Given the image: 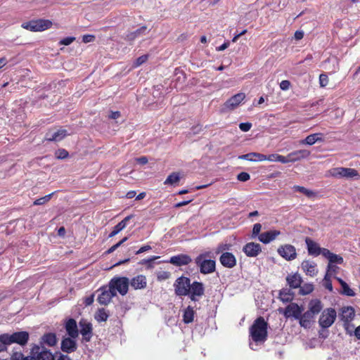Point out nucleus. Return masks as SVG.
I'll list each match as a JSON object with an SVG mask.
<instances>
[{
	"instance_id": "37998d69",
	"label": "nucleus",
	"mask_w": 360,
	"mask_h": 360,
	"mask_svg": "<svg viewBox=\"0 0 360 360\" xmlns=\"http://www.w3.org/2000/svg\"><path fill=\"white\" fill-rule=\"evenodd\" d=\"M109 315L105 309H99L95 315V319L98 321H107Z\"/></svg>"
},
{
	"instance_id": "473e14b6",
	"label": "nucleus",
	"mask_w": 360,
	"mask_h": 360,
	"mask_svg": "<svg viewBox=\"0 0 360 360\" xmlns=\"http://www.w3.org/2000/svg\"><path fill=\"white\" fill-rule=\"evenodd\" d=\"M53 23L49 20L37 19L34 20L36 32H42L51 27Z\"/></svg>"
},
{
	"instance_id": "f03ea898",
	"label": "nucleus",
	"mask_w": 360,
	"mask_h": 360,
	"mask_svg": "<svg viewBox=\"0 0 360 360\" xmlns=\"http://www.w3.org/2000/svg\"><path fill=\"white\" fill-rule=\"evenodd\" d=\"M250 336L255 342H264L268 337V323L264 317L257 318L250 327Z\"/></svg>"
},
{
	"instance_id": "e433bc0d",
	"label": "nucleus",
	"mask_w": 360,
	"mask_h": 360,
	"mask_svg": "<svg viewBox=\"0 0 360 360\" xmlns=\"http://www.w3.org/2000/svg\"><path fill=\"white\" fill-rule=\"evenodd\" d=\"M263 154L259 153H249L245 155H241L238 157V159L240 160H246L248 161H259L262 162L263 161Z\"/></svg>"
},
{
	"instance_id": "1a4fd4ad",
	"label": "nucleus",
	"mask_w": 360,
	"mask_h": 360,
	"mask_svg": "<svg viewBox=\"0 0 360 360\" xmlns=\"http://www.w3.org/2000/svg\"><path fill=\"white\" fill-rule=\"evenodd\" d=\"M278 311L280 313L283 314L285 318L293 317L298 320L303 311V308L300 307L297 303L291 302L285 309L280 308Z\"/></svg>"
},
{
	"instance_id": "864d4df0",
	"label": "nucleus",
	"mask_w": 360,
	"mask_h": 360,
	"mask_svg": "<svg viewBox=\"0 0 360 360\" xmlns=\"http://www.w3.org/2000/svg\"><path fill=\"white\" fill-rule=\"evenodd\" d=\"M250 179V175L245 172L239 173L237 176V179L240 181L245 182Z\"/></svg>"
},
{
	"instance_id": "cd10ccee",
	"label": "nucleus",
	"mask_w": 360,
	"mask_h": 360,
	"mask_svg": "<svg viewBox=\"0 0 360 360\" xmlns=\"http://www.w3.org/2000/svg\"><path fill=\"white\" fill-rule=\"evenodd\" d=\"M314 316H315L308 310L304 314L302 313L298 319L300 326L304 328H310L311 323L314 319Z\"/></svg>"
},
{
	"instance_id": "423d86ee",
	"label": "nucleus",
	"mask_w": 360,
	"mask_h": 360,
	"mask_svg": "<svg viewBox=\"0 0 360 360\" xmlns=\"http://www.w3.org/2000/svg\"><path fill=\"white\" fill-rule=\"evenodd\" d=\"M337 317V313L333 308H327L322 311L320 316L319 323L323 328H328L335 322Z\"/></svg>"
},
{
	"instance_id": "2eb2a0df",
	"label": "nucleus",
	"mask_w": 360,
	"mask_h": 360,
	"mask_svg": "<svg viewBox=\"0 0 360 360\" xmlns=\"http://www.w3.org/2000/svg\"><path fill=\"white\" fill-rule=\"evenodd\" d=\"M305 243L309 255L316 257L322 255L323 256V251L327 250V248H321L316 242L309 237L305 238Z\"/></svg>"
},
{
	"instance_id": "6e6d98bb",
	"label": "nucleus",
	"mask_w": 360,
	"mask_h": 360,
	"mask_svg": "<svg viewBox=\"0 0 360 360\" xmlns=\"http://www.w3.org/2000/svg\"><path fill=\"white\" fill-rule=\"evenodd\" d=\"M251 127L252 124L250 122H242L239 124L240 129L244 132L248 131Z\"/></svg>"
},
{
	"instance_id": "e2e57ef3",
	"label": "nucleus",
	"mask_w": 360,
	"mask_h": 360,
	"mask_svg": "<svg viewBox=\"0 0 360 360\" xmlns=\"http://www.w3.org/2000/svg\"><path fill=\"white\" fill-rule=\"evenodd\" d=\"M277 162H280L283 164L290 162L288 155L287 156H283L278 154V156L277 157Z\"/></svg>"
},
{
	"instance_id": "c85d7f7f",
	"label": "nucleus",
	"mask_w": 360,
	"mask_h": 360,
	"mask_svg": "<svg viewBox=\"0 0 360 360\" xmlns=\"http://www.w3.org/2000/svg\"><path fill=\"white\" fill-rule=\"evenodd\" d=\"M310 155V151L307 150H298L293 151L292 153H290L288 154V158L290 162H296L299 161L302 159H304L308 158Z\"/></svg>"
},
{
	"instance_id": "13d9d810",
	"label": "nucleus",
	"mask_w": 360,
	"mask_h": 360,
	"mask_svg": "<svg viewBox=\"0 0 360 360\" xmlns=\"http://www.w3.org/2000/svg\"><path fill=\"white\" fill-rule=\"evenodd\" d=\"M278 156V154H277V153H274V154H271L269 155H266L263 154V157L264 158H263V161L268 160L270 162H277Z\"/></svg>"
},
{
	"instance_id": "393cba45",
	"label": "nucleus",
	"mask_w": 360,
	"mask_h": 360,
	"mask_svg": "<svg viewBox=\"0 0 360 360\" xmlns=\"http://www.w3.org/2000/svg\"><path fill=\"white\" fill-rule=\"evenodd\" d=\"M301 266L304 272L309 276L313 277L318 273L316 264L314 262H311L309 260H304L302 262Z\"/></svg>"
},
{
	"instance_id": "20e7f679",
	"label": "nucleus",
	"mask_w": 360,
	"mask_h": 360,
	"mask_svg": "<svg viewBox=\"0 0 360 360\" xmlns=\"http://www.w3.org/2000/svg\"><path fill=\"white\" fill-rule=\"evenodd\" d=\"M195 262L200 269V272L202 274H209L213 273L216 269V262L213 259H206L205 254H200L195 259Z\"/></svg>"
},
{
	"instance_id": "bb28decb",
	"label": "nucleus",
	"mask_w": 360,
	"mask_h": 360,
	"mask_svg": "<svg viewBox=\"0 0 360 360\" xmlns=\"http://www.w3.org/2000/svg\"><path fill=\"white\" fill-rule=\"evenodd\" d=\"M286 281L290 288H299L302 283V279L300 275L297 273L289 274L286 277Z\"/></svg>"
},
{
	"instance_id": "8fccbe9b",
	"label": "nucleus",
	"mask_w": 360,
	"mask_h": 360,
	"mask_svg": "<svg viewBox=\"0 0 360 360\" xmlns=\"http://www.w3.org/2000/svg\"><path fill=\"white\" fill-rule=\"evenodd\" d=\"M21 27L23 29L27 30L29 31L36 32V28H35V26H34V20H32L30 21L23 22L21 25Z\"/></svg>"
},
{
	"instance_id": "b1692460",
	"label": "nucleus",
	"mask_w": 360,
	"mask_h": 360,
	"mask_svg": "<svg viewBox=\"0 0 360 360\" xmlns=\"http://www.w3.org/2000/svg\"><path fill=\"white\" fill-rule=\"evenodd\" d=\"M280 234V231L270 230L260 233L259 235L258 239L262 243L267 244L274 240L276 238V237L278 236Z\"/></svg>"
},
{
	"instance_id": "3c124183",
	"label": "nucleus",
	"mask_w": 360,
	"mask_h": 360,
	"mask_svg": "<svg viewBox=\"0 0 360 360\" xmlns=\"http://www.w3.org/2000/svg\"><path fill=\"white\" fill-rule=\"evenodd\" d=\"M148 59V55H143L139 56L138 58H136V61L134 62V67H139L143 63H146Z\"/></svg>"
},
{
	"instance_id": "c756f323",
	"label": "nucleus",
	"mask_w": 360,
	"mask_h": 360,
	"mask_svg": "<svg viewBox=\"0 0 360 360\" xmlns=\"http://www.w3.org/2000/svg\"><path fill=\"white\" fill-rule=\"evenodd\" d=\"M324 141L322 133H315L307 136L304 139L300 141V144L312 146L316 142H323Z\"/></svg>"
},
{
	"instance_id": "72a5a7b5",
	"label": "nucleus",
	"mask_w": 360,
	"mask_h": 360,
	"mask_svg": "<svg viewBox=\"0 0 360 360\" xmlns=\"http://www.w3.org/2000/svg\"><path fill=\"white\" fill-rule=\"evenodd\" d=\"M335 279L338 281V282L340 284L342 287V290L340 291V294L347 295L349 297H354L355 295L354 291L349 288L348 284L343 281L341 278L335 276Z\"/></svg>"
},
{
	"instance_id": "a878e982",
	"label": "nucleus",
	"mask_w": 360,
	"mask_h": 360,
	"mask_svg": "<svg viewBox=\"0 0 360 360\" xmlns=\"http://www.w3.org/2000/svg\"><path fill=\"white\" fill-rule=\"evenodd\" d=\"M57 343V338L56 335L53 333H45L39 341V346L44 347V345H46L49 347H53Z\"/></svg>"
},
{
	"instance_id": "09e8293b",
	"label": "nucleus",
	"mask_w": 360,
	"mask_h": 360,
	"mask_svg": "<svg viewBox=\"0 0 360 360\" xmlns=\"http://www.w3.org/2000/svg\"><path fill=\"white\" fill-rule=\"evenodd\" d=\"M53 194V193L46 195L42 198H39V199H37L36 200H34V205H41L45 204L46 202H49L51 200Z\"/></svg>"
},
{
	"instance_id": "de8ad7c7",
	"label": "nucleus",
	"mask_w": 360,
	"mask_h": 360,
	"mask_svg": "<svg viewBox=\"0 0 360 360\" xmlns=\"http://www.w3.org/2000/svg\"><path fill=\"white\" fill-rule=\"evenodd\" d=\"M55 155L57 159L63 160L69 156V153L64 148H60L56 151Z\"/></svg>"
},
{
	"instance_id": "49530a36",
	"label": "nucleus",
	"mask_w": 360,
	"mask_h": 360,
	"mask_svg": "<svg viewBox=\"0 0 360 360\" xmlns=\"http://www.w3.org/2000/svg\"><path fill=\"white\" fill-rule=\"evenodd\" d=\"M331 277L329 276V274H326L324 278H323V285L324 287L328 290L330 292H332L333 290L332 281H331Z\"/></svg>"
},
{
	"instance_id": "9d476101",
	"label": "nucleus",
	"mask_w": 360,
	"mask_h": 360,
	"mask_svg": "<svg viewBox=\"0 0 360 360\" xmlns=\"http://www.w3.org/2000/svg\"><path fill=\"white\" fill-rule=\"evenodd\" d=\"M205 294V287L202 283L199 281H193L191 283L190 292L187 296L193 302L199 300V298Z\"/></svg>"
},
{
	"instance_id": "c9c22d12",
	"label": "nucleus",
	"mask_w": 360,
	"mask_h": 360,
	"mask_svg": "<svg viewBox=\"0 0 360 360\" xmlns=\"http://www.w3.org/2000/svg\"><path fill=\"white\" fill-rule=\"evenodd\" d=\"M146 30H147V27L143 25V26L141 27L140 28L137 29L136 30L128 33L125 37V39L129 41H134L137 37L145 34Z\"/></svg>"
},
{
	"instance_id": "0e129e2a",
	"label": "nucleus",
	"mask_w": 360,
	"mask_h": 360,
	"mask_svg": "<svg viewBox=\"0 0 360 360\" xmlns=\"http://www.w3.org/2000/svg\"><path fill=\"white\" fill-rule=\"evenodd\" d=\"M151 248H151V246H150V245H143V246L141 247V248L139 249V250H137V251L136 252V255H139V254H141V253H143V252H146V251H148V250H151Z\"/></svg>"
},
{
	"instance_id": "5fc2aeb1",
	"label": "nucleus",
	"mask_w": 360,
	"mask_h": 360,
	"mask_svg": "<svg viewBox=\"0 0 360 360\" xmlns=\"http://www.w3.org/2000/svg\"><path fill=\"white\" fill-rule=\"evenodd\" d=\"M262 229V225L259 223H257L254 224L253 229H252V237L255 238L256 236L259 237V235L260 234V231Z\"/></svg>"
},
{
	"instance_id": "412c9836",
	"label": "nucleus",
	"mask_w": 360,
	"mask_h": 360,
	"mask_svg": "<svg viewBox=\"0 0 360 360\" xmlns=\"http://www.w3.org/2000/svg\"><path fill=\"white\" fill-rule=\"evenodd\" d=\"M192 261L191 257L186 254H179L170 257L169 262L174 266L187 265Z\"/></svg>"
},
{
	"instance_id": "4be33fe9",
	"label": "nucleus",
	"mask_w": 360,
	"mask_h": 360,
	"mask_svg": "<svg viewBox=\"0 0 360 360\" xmlns=\"http://www.w3.org/2000/svg\"><path fill=\"white\" fill-rule=\"evenodd\" d=\"M65 328L68 335L72 338H77L79 335L77 321L70 318L68 319L65 323Z\"/></svg>"
},
{
	"instance_id": "6ab92c4d",
	"label": "nucleus",
	"mask_w": 360,
	"mask_h": 360,
	"mask_svg": "<svg viewBox=\"0 0 360 360\" xmlns=\"http://www.w3.org/2000/svg\"><path fill=\"white\" fill-rule=\"evenodd\" d=\"M70 336L64 338L61 341L60 348L61 350L66 353H72L77 350V345L76 341Z\"/></svg>"
},
{
	"instance_id": "69168bd1",
	"label": "nucleus",
	"mask_w": 360,
	"mask_h": 360,
	"mask_svg": "<svg viewBox=\"0 0 360 360\" xmlns=\"http://www.w3.org/2000/svg\"><path fill=\"white\" fill-rule=\"evenodd\" d=\"M121 116V113L120 111H111L108 117L110 119L116 120Z\"/></svg>"
},
{
	"instance_id": "6e6552de",
	"label": "nucleus",
	"mask_w": 360,
	"mask_h": 360,
	"mask_svg": "<svg viewBox=\"0 0 360 360\" xmlns=\"http://www.w3.org/2000/svg\"><path fill=\"white\" fill-rule=\"evenodd\" d=\"M330 174L333 177L351 179L359 177V174L356 169L346 167H335L331 169Z\"/></svg>"
},
{
	"instance_id": "f257e3e1",
	"label": "nucleus",
	"mask_w": 360,
	"mask_h": 360,
	"mask_svg": "<svg viewBox=\"0 0 360 360\" xmlns=\"http://www.w3.org/2000/svg\"><path fill=\"white\" fill-rule=\"evenodd\" d=\"M29 338L30 335L27 331L15 332L12 334H0V353L6 352L8 346L13 343L25 346L28 342Z\"/></svg>"
},
{
	"instance_id": "052dcab7",
	"label": "nucleus",
	"mask_w": 360,
	"mask_h": 360,
	"mask_svg": "<svg viewBox=\"0 0 360 360\" xmlns=\"http://www.w3.org/2000/svg\"><path fill=\"white\" fill-rule=\"evenodd\" d=\"M24 357L25 356L22 352H15L12 354L11 359V360H22Z\"/></svg>"
},
{
	"instance_id": "338daca9",
	"label": "nucleus",
	"mask_w": 360,
	"mask_h": 360,
	"mask_svg": "<svg viewBox=\"0 0 360 360\" xmlns=\"http://www.w3.org/2000/svg\"><path fill=\"white\" fill-rule=\"evenodd\" d=\"M136 162H138L140 165H146V163H148V160L147 157L142 156V157L136 158Z\"/></svg>"
},
{
	"instance_id": "58836bf2",
	"label": "nucleus",
	"mask_w": 360,
	"mask_h": 360,
	"mask_svg": "<svg viewBox=\"0 0 360 360\" xmlns=\"http://www.w3.org/2000/svg\"><path fill=\"white\" fill-rule=\"evenodd\" d=\"M279 299L283 302H290L294 299V293L290 289H282L279 292Z\"/></svg>"
},
{
	"instance_id": "9b49d317",
	"label": "nucleus",
	"mask_w": 360,
	"mask_h": 360,
	"mask_svg": "<svg viewBox=\"0 0 360 360\" xmlns=\"http://www.w3.org/2000/svg\"><path fill=\"white\" fill-rule=\"evenodd\" d=\"M80 330L79 333L82 336V341L88 342L93 336L92 324L85 319L80 320L79 323Z\"/></svg>"
},
{
	"instance_id": "603ef678",
	"label": "nucleus",
	"mask_w": 360,
	"mask_h": 360,
	"mask_svg": "<svg viewBox=\"0 0 360 360\" xmlns=\"http://www.w3.org/2000/svg\"><path fill=\"white\" fill-rule=\"evenodd\" d=\"M319 84L321 87H325L328 84V75L325 73H322L319 76Z\"/></svg>"
},
{
	"instance_id": "a211bd4d",
	"label": "nucleus",
	"mask_w": 360,
	"mask_h": 360,
	"mask_svg": "<svg viewBox=\"0 0 360 360\" xmlns=\"http://www.w3.org/2000/svg\"><path fill=\"white\" fill-rule=\"evenodd\" d=\"M243 251L246 256L255 257L262 252V247L259 243L250 242L243 246Z\"/></svg>"
},
{
	"instance_id": "a19ab883",
	"label": "nucleus",
	"mask_w": 360,
	"mask_h": 360,
	"mask_svg": "<svg viewBox=\"0 0 360 360\" xmlns=\"http://www.w3.org/2000/svg\"><path fill=\"white\" fill-rule=\"evenodd\" d=\"M158 258H159V257L153 256L148 259H143L139 262V264L145 265L146 266L147 269H151L154 267V264H153L154 261L155 259H157Z\"/></svg>"
},
{
	"instance_id": "2f4dec72",
	"label": "nucleus",
	"mask_w": 360,
	"mask_h": 360,
	"mask_svg": "<svg viewBox=\"0 0 360 360\" xmlns=\"http://www.w3.org/2000/svg\"><path fill=\"white\" fill-rule=\"evenodd\" d=\"M133 215H129L114 226L113 230L109 234V237L112 238L116 236L119 232L123 230L127 225L128 221L133 218Z\"/></svg>"
},
{
	"instance_id": "ea45409f",
	"label": "nucleus",
	"mask_w": 360,
	"mask_h": 360,
	"mask_svg": "<svg viewBox=\"0 0 360 360\" xmlns=\"http://www.w3.org/2000/svg\"><path fill=\"white\" fill-rule=\"evenodd\" d=\"M195 311L191 306L187 307L186 309H184L183 314V321L185 323H190L193 321L194 319Z\"/></svg>"
},
{
	"instance_id": "ddd939ff",
	"label": "nucleus",
	"mask_w": 360,
	"mask_h": 360,
	"mask_svg": "<svg viewBox=\"0 0 360 360\" xmlns=\"http://www.w3.org/2000/svg\"><path fill=\"white\" fill-rule=\"evenodd\" d=\"M99 290L101 292L97 300L99 304L102 305H108L111 302L112 298L116 296V292H113L108 285L101 287Z\"/></svg>"
},
{
	"instance_id": "f3484780",
	"label": "nucleus",
	"mask_w": 360,
	"mask_h": 360,
	"mask_svg": "<svg viewBox=\"0 0 360 360\" xmlns=\"http://www.w3.org/2000/svg\"><path fill=\"white\" fill-rule=\"evenodd\" d=\"M147 283V278L143 274L136 275L129 280V285L135 290L145 289Z\"/></svg>"
},
{
	"instance_id": "dca6fc26",
	"label": "nucleus",
	"mask_w": 360,
	"mask_h": 360,
	"mask_svg": "<svg viewBox=\"0 0 360 360\" xmlns=\"http://www.w3.org/2000/svg\"><path fill=\"white\" fill-rule=\"evenodd\" d=\"M245 98L244 93H238L229 99H228L224 104L225 110H234L239 104Z\"/></svg>"
},
{
	"instance_id": "79ce46f5",
	"label": "nucleus",
	"mask_w": 360,
	"mask_h": 360,
	"mask_svg": "<svg viewBox=\"0 0 360 360\" xmlns=\"http://www.w3.org/2000/svg\"><path fill=\"white\" fill-rule=\"evenodd\" d=\"M179 180H180V176H179V173L172 172L167 176V178L166 179V180L164 182V184H165V185L171 184L172 185V184L179 182Z\"/></svg>"
},
{
	"instance_id": "7ed1b4c3",
	"label": "nucleus",
	"mask_w": 360,
	"mask_h": 360,
	"mask_svg": "<svg viewBox=\"0 0 360 360\" xmlns=\"http://www.w3.org/2000/svg\"><path fill=\"white\" fill-rule=\"evenodd\" d=\"M108 285L113 292H119L124 296L128 292L129 279L125 276H114L109 281Z\"/></svg>"
},
{
	"instance_id": "680f3d73",
	"label": "nucleus",
	"mask_w": 360,
	"mask_h": 360,
	"mask_svg": "<svg viewBox=\"0 0 360 360\" xmlns=\"http://www.w3.org/2000/svg\"><path fill=\"white\" fill-rule=\"evenodd\" d=\"M290 86V81L288 80H283L281 83H280V88L282 90H288Z\"/></svg>"
},
{
	"instance_id": "5701e85b",
	"label": "nucleus",
	"mask_w": 360,
	"mask_h": 360,
	"mask_svg": "<svg viewBox=\"0 0 360 360\" xmlns=\"http://www.w3.org/2000/svg\"><path fill=\"white\" fill-rule=\"evenodd\" d=\"M219 261L222 266L226 268H233L236 265V259L235 256L229 252H224L219 258Z\"/></svg>"
},
{
	"instance_id": "c03bdc74",
	"label": "nucleus",
	"mask_w": 360,
	"mask_h": 360,
	"mask_svg": "<svg viewBox=\"0 0 360 360\" xmlns=\"http://www.w3.org/2000/svg\"><path fill=\"white\" fill-rule=\"evenodd\" d=\"M314 290V285L311 283H305L302 286L300 287V294L306 295L311 293Z\"/></svg>"
},
{
	"instance_id": "4c0bfd02",
	"label": "nucleus",
	"mask_w": 360,
	"mask_h": 360,
	"mask_svg": "<svg viewBox=\"0 0 360 360\" xmlns=\"http://www.w3.org/2000/svg\"><path fill=\"white\" fill-rule=\"evenodd\" d=\"M293 191L303 193L309 198H314L317 196V193L309 190L304 186L295 185L292 187Z\"/></svg>"
},
{
	"instance_id": "774afa93",
	"label": "nucleus",
	"mask_w": 360,
	"mask_h": 360,
	"mask_svg": "<svg viewBox=\"0 0 360 360\" xmlns=\"http://www.w3.org/2000/svg\"><path fill=\"white\" fill-rule=\"evenodd\" d=\"M94 300V295H91L89 296V297H86L85 298L84 302L86 306H89V305L93 304Z\"/></svg>"
},
{
	"instance_id": "4d7b16f0",
	"label": "nucleus",
	"mask_w": 360,
	"mask_h": 360,
	"mask_svg": "<svg viewBox=\"0 0 360 360\" xmlns=\"http://www.w3.org/2000/svg\"><path fill=\"white\" fill-rule=\"evenodd\" d=\"M75 38L73 37H68L65 38H63L60 41V44L68 46L72 44L75 41Z\"/></svg>"
},
{
	"instance_id": "a18cd8bd",
	"label": "nucleus",
	"mask_w": 360,
	"mask_h": 360,
	"mask_svg": "<svg viewBox=\"0 0 360 360\" xmlns=\"http://www.w3.org/2000/svg\"><path fill=\"white\" fill-rule=\"evenodd\" d=\"M340 267L336 264H328L326 274H329L330 276H334L335 277V275L338 273Z\"/></svg>"
},
{
	"instance_id": "4468645a",
	"label": "nucleus",
	"mask_w": 360,
	"mask_h": 360,
	"mask_svg": "<svg viewBox=\"0 0 360 360\" xmlns=\"http://www.w3.org/2000/svg\"><path fill=\"white\" fill-rule=\"evenodd\" d=\"M340 317L343 321L344 328H347L349 326V322H352L354 319V309L350 306L342 307L340 311Z\"/></svg>"
},
{
	"instance_id": "0eeeda50",
	"label": "nucleus",
	"mask_w": 360,
	"mask_h": 360,
	"mask_svg": "<svg viewBox=\"0 0 360 360\" xmlns=\"http://www.w3.org/2000/svg\"><path fill=\"white\" fill-rule=\"evenodd\" d=\"M30 354L35 356L36 360H54V356L49 349L38 345L31 348Z\"/></svg>"
},
{
	"instance_id": "bf43d9fd",
	"label": "nucleus",
	"mask_w": 360,
	"mask_h": 360,
	"mask_svg": "<svg viewBox=\"0 0 360 360\" xmlns=\"http://www.w3.org/2000/svg\"><path fill=\"white\" fill-rule=\"evenodd\" d=\"M96 39V37L93 34H84L83 37H82V41L84 43H89V42H92L95 40Z\"/></svg>"
},
{
	"instance_id": "aec40b11",
	"label": "nucleus",
	"mask_w": 360,
	"mask_h": 360,
	"mask_svg": "<svg viewBox=\"0 0 360 360\" xmlns=\"http://www.w3.org/2000/svg\"><path fill=\"white\" fill-rule=\"evenodd\" d=\"M68 135L67 130L60 129L54 133H51V130L46 134L44 140L47 141H60Z\"/></svg>"
},
{
	"instance_id": "f8f14e48",
	"label": "nucleus",
	"mask_w": 360,
	"mask_h": 360,
	"mask_svg": "<svg viewBox=\"0 0 360 360\" xmlns=\"http://www.w3.org/2000/svg\"><path fill=\"white\" fill-rule=\"evenodd\" d=\"M278 253L287 261H291L297 257L295 248L290 244L281 245L278 248Z\"/></svg>"
},
{
	"instance_id": "39448f33",
	"label": "nucleus",
	"mask_w": 360,
	"mask_h": 360,
	"mask_svg": "<svg viewBox=\"0 0 360 360\" xmlns=\"http://www.w3.org/2000/svg\"><path fill=\"white\" fill-rule=\"evenodd\" d=\"M175 294L178 296H187L190 292L191 280L186 276H180L174 284Z\"/></svg>"
},
{
	"instance_id": "7c9ffc66",
	"label": "nucleus",
	"mask_w": 360,
	"mask_h": 360,
	"mask_svg": "<svg viewBox=\"0 0 360 360\" xmlns=\"http://www.w3.org/2000/svg\"><path fill=\"white\" fill-rule=\"evenodd\" d=\"M323 257L328 259V264H342L344 262V259L342 256L331 252L328 249L323 251Z\"/></svg>"
},
{
	"instance_id": "f704fd0d",
	"label": "nucleus",
	"mask_w": 360,
	"mask_h": 360,
	"mask_svg": "<svg viewBox=\"0 0 360 360\" xmlns=\"http://www.w3.org/2000/svg\"><path fill=\"white\" fill-rule=\"evenodd\" d=\"M322 308L323 305L321 300L316 299L309 302L308 311L315 316L320 313Z\"/></svg>"
}]
</instances>
